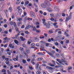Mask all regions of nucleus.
I'll return each instance as SVG.
<instances>
[{
    "instance_id": "obj_16",
    "label": "nucleus",
    "mask_w": 74,
    "mask_h": 74,
    "mask_svg": "<svg viewBox=\"0 0 74 74\" xmlns=\"http://www.w3.org/2000/svg\"><path fill=\"white\" fill-rule=\"evenodd\" d=\"M56 58H59L60 57V55L59 53H56Z\"/></svg>"
},
{
    "instance_id": "obj_60",
    "label": "nucleus",
    "mask_w": 74,
    "mask_h": 74,
    "mask_svg": "<svg viewBox=\"0 0 74 74\" xmlns=\"http://www.w3.org/2000/svg\"><path fill=\"white\" fill-rule=\"evenodd\" d=\"M43 15H47V13L45 12H44L43 13Z\"/></svg>"
},
{
    "instance_id": "obj_47",
    "label": "nucleus",
    "mask_w": 74,
    "mask_h": 74,
    "mask_svg": "<svg viewBox=\"0 0 74 74\" xmlns=\"http://www.w3.org/2000/svg\"><path fill=\"white\" fill-rule=\"evenodd\" d=\"M60 55L62 57H63V56H64V54L63 53H61Z\"/></svg>"
},
{
    "instance_id": "obj_54",
    "label": "nucleus",
    "mask_w": 74,
    "mask_h": 74,
    "mask_svg": "<svg viewBox=\"0 0 74 74\" xmlns=\"http://www.w3.org/2000/svg\"><path fill=\"white\" fill-rule=\"evenodd\" d=\"M3 10V7H2L0 10V11H1V12Z\"/></svg>"
},
{
    "instance_id": "obj_13",
    "label": "nucleus",
    "mask_w": 74,
    "mask_h": 74,
    "mask_svg": "<svg viewBox=\"0 0 74 74\" xmlns=\"http://www.w3.org/2000/svg\"><path fill=\"white\" fill-rule=\"evenodd\" d=\"M60 16V13H58L56 15V16L59 18Z\"/></svg>"
},
{
    "instance_id": "obj_21",
    "label": "nucleus",
    "mask_w": 74,
    "mask_h": 74,
    "mask_svg": "<svg viewBox=\"0 0 74 74\" xmlns=\"http://www.w3.org/2000/svg\"><path fill=\"white\" fill-rule=\"evenodd\" d=\"M45 26H46V28L47 29H48L49 28V27H50V26L48 24H47V23Z\"/></svg>"
},
{
    "instance_id": "obj_43",
    "label": "nucleus",
    "mask_w": 74,
    "mask_h": 74,
    "mask_svg": "<svg viewBox=\"0 0 74 74\" xmlns=\"http://www.w3.org/2000/svg\"><path fill=\"white\" fill-rule=\"evenodd\" d=\"M74 7V5H72V6H70V10H72V8H73V7Z\"/></svg>"
},
{
    "instance_id": "obj_4",
    "label": "nucleus",
    "mask_w": 74,
    "mask_h": 74,
    "mask_svg": "<svg viewBox=\"0 0 74 74\" xmlns=\"http://www.w3.org/2000/svg\"><path fill=\"white\" fill-rule=\"evenodd\" d=\"M31 15V16L33 18H36V15L35 14H34V13L32 11H31L30 12Z\"/></svg>"
},
{
    "instance_id": "obj_9",
    "label": "nucleus",
    "mask_w": 74,
    "mask_h": 74,
    "mask_svg": "<svg viewBox=\"0 0 74 74\" xmlns=\"http://www.w3.org/2000/svg\"><path fill=\"white\" fill-rule=\"evenodd\" d=\"M8 38V37H6L3 39V40H5V41L3 42L4 44H5V42H8V41H7V40Z\"/></svg>"
},
{
    "instance_id": "obj_17",
    "label": "nucleus",
    "mask_w": 74,
    "mask_h": 74,
    "mask_svg": "<svg viewBox=\"0 0 74 74\" xmlns=\"http://www.w3.org/2000/svg\"><path fill=\"white\" fill-rule=\"evenodd\" d=\"M20 39L22 41H23L25 40V38H23V36H20Z\"/></svg>"
},
{
    "instance_id": "obj_8",
    "label": "nucleus",
    "mask_w": 74,
    "mask_h": 74,
    "mask_svg": "<svg viewBox=\"0 0 74 74\" xmlns=\"http://www.w3.org/2000/svg\"><path fill=\"white\" fill-rule=\"evenodd\" d=\"M31 27H32V26L30 25H28L26 26V27L25 28V30H27V29H30V28Z\"/></svg>"
},
{
    "instance_id": "obj_10",
    "label": "nucleus",
    "mask_w": 74,
    "mask_h": 74,
    "mask_svg": "<svg viewBox=\"0 0 74 74\" xmlns=\"http://www.w3.org/2000/svg\"><path fill=\"white\" fill-rule=\"evenodd\" d=\"M46 68L47 69H49V70H51H51H52L53 69H55V68L54 67H51L48 66H47L46 67Z\"/></svg>"
},
{
    "instance_id": "obj_30",
    "label": "nucleus",
    "mask_w": 74,
    "mask_h": 74,
    "mask_svg": "<svg viewBox=\"0 0 74 74\" xmlns=\"http://www.w3.org/2000/svg\"><path fill=\"white\" fill-rule=\"evenodd\" d=\"M22 23V22L21 21L20 22H18L17 25H21Z\"/></svg>"
},
{
    "instance_id": "obj_53",
    "label": "nucleus",
    "mask_w": 74,
    "mask_h": 74,
    "mask_svg": "<svg viewBox=\"0 0 74 74\" xmlns=\"http://www.w3.org/2000/svg\"><path fill=\"white\" fill-rule=\"evenodd\" d=\"M45 45L46 47H48V46H49V43H45Z\"/></svg>"
},
{
    "instance_id": "obj_57",
    "label": "nucleus",
    "mask_w": 74,
    "mask_h": 74,
    "mask_svg": "<svg viewBox=\"0 0 74 74\" xmlns=\"http://www.w3.org/2000/svg\"><path fill=\"white\" fill-rule=\"evenodd\" d=\"M39 12H40V14H43V12H42V11L41 10Z\"/></svg>"
},
{
    "instance_id": "obj_14",
    "label": "nucleus",
    "mask_w": 74,
    "mask_h": 74,
    "mask_svg": "<svg viewBox=\"0 0 74 74\" xmlns=\"http://www.w3.org/2000/svg\"><path fill=\"white\" fill-rule=\"evenodd\" d=\"M54 9L56 11H59V9L58 8V6H55L54 8Z\"/></svg>"
},
{
    "instance_id": "obj_36",
    "label": "nucleus",
    "mask_w": 74,
    "mask_h": 74,
    "mask_svg": "<svg viewBox=\"0 0 74 74\" xmlns=\"http://www.w3.org/2000/svg\"><path fill=\"white\" fill-rule=\"evenodd\" d=\"M50 39L51 40V41H54V42L56 41V40H53V38H51Z\"/></svg>"
},
{
    "instance_id": "obj_23",
    "label": "nucleus",
    "mask_w": 74,
    "mask_h": 74,
    "mask_svg": "<svg viewBox=\"0 0 74 74\" xmlns=\"http://www.w3.org/2000/svg\"><path fill=\"white\" fill-rule=\"evenodd\" d=\"M40 42L42 43V44H44L45 43V42L44 41H40Z\"/></svg>"
},
{
    "instance_id": "obj_7",
    "label": "nucleus",
    "mask_w": 74,
    "mask_h": 74,
    "mask_svg": "<svg viewBox=\"0 0 74 74\" xmlns=\"http://www.w3.org/2000/svg\"><path fill=\"white\" fill-rule=\"evenodd\" d=\"M41 7L43 8H46L47 7V5H45V3H42L41 4Z\"/></svg>"
},
{
    "instance_id": "obj_56",
    "label": "nucleus",
    "mask_w": 74,
    "mask_h": 74,
    "mask_svg": "<svg viewBox=\"0 0 74 74\" xmlns=\"http://www.w3.org/2000/svg\"><path fill=\"white\" fill-rule=\"evenodd\" d=\"M27 71L29 74L31 73V71L30 70H28Z\"/></svg>"
},
{
    "instance_id": "obj_55",
    "label": "nucleus",
    "mask_w": 74,
    "mask_h": 74,
    "mask_svg": "<svg viewBox=\"0 0 74 74\" xmlns=\"http://www.w3.org/2000/svg\"><path fill=\"white\" fill-rule=\"evenodd\" d=\"M22 20V19L21 18H18V20L19 21V22L21 21Z\"/></svg>"
},
{
    "instance_id": "obj_39",
    "label": "nucleus",
    "mask_w": 74,
    "mask_h": 74,
    "mask_svg": "<svg viewBox=\"0 0 74 74\" xmlns=\"http://www.w3.org/2000/svg\"><path fill=\"white\" fill-rule=\"evenodd\" d=\"M53 53H52V51H51V52L50 53H49V55L50 56H53Z\"/></svg>"
},
{
    "instance_id": "obj_5",
    "label": "nucleus",
    "mask_w": 74,
    "mask_h": 74,
    "mask_svg": "<svg viewBox=\"0 0 74 74\" xmlns=\"http://www.w3.org/2000/svg\"><path fill=\"white\" fill-rule=\"evenodd\" d=\"M34 5L35 7V12H38V6L36 4V3H34Z\"/></svg>"
},
{
    "instance_id": "obj_62",
    "label": "nucleus",
    "mask_w": 74,
    "mask_h": 74,
    "mask_svg": "<svg viewBox=\"0 0 74 74\" xmlns=\"http://www.w3.org/2000/svg\"><path fill=\"white\" fill-rule=\"evenodd\" d=\"M10 25H12L13 24V22H12V21H11L10 22Z\"/></svg>"
},
{
    "instance_id": "obj_19",
    "label": "nucleus",
    "mask_w": 74,
    "mask_h": 74,
    "mask_svg": "<svg viewBox=\"0 0 74 74\" xmlns=\"http://www.w3.org/2000/svg\"><path fill=\"white\" fill-rule=\"evenodd\" d=\"M12 7H10V8H9V9H8V11L10 12H12Z\"/></svg>"
},
{
    "instance_id": "obj_15",
    "label": "nucleus",
    "mask_w": 74,
    "mask_h": 74,
    "mask_svg": "<svg viewBox=\"0 0 74 74\" xmlns=\"http://www.w3.org/2000/svg\"><path fill=\"white\" fill-rule=\"evenodd\" d=\"M37 54L38 55H41L42 56H44V55L42 53L40 52L38 53Z\"/></svg>"
},
{
    "instance_id": "obj_51",
    "label": "nucleus",
    "mask_w": 74,
    "mask_h": 74,
    "mask_svg": "<svg viewBox=\"0 0 74 74\" xmlns=\"http://www.w3.org/2000/svg\"><path fill=\"white\" fill-rule=\"evenodd\" d=\"M42 66H44L45 67H46V66H47V65L44 64H42Z\"/></svg>"
},
{
    "instance_id": "obj_63",
    "label": "nucleus",
    "mask_w": 74,
    "mask_h": 74,
    "mask_svg": "<svg viewBox=\"0 0 74 74\" xmlns=\"http://www.w3.org/2000/svg\"><path fill=\"white\" fill-rule=\"evenodd\" d=\"M25 33L26 34H29V32L28 31H25Z\"/></svg>"
},
{
    "instance_id": "obj_46",
    "label": "nucleus",
    "mask_w": 74,
    "mask_h": 74,
    "mask_svg": "<svg viewBox=\"0 0 74 74\" xmlns=\"http://www.w3.org/2000/svg\"><path fill=\"white\" fill-rule=\"evenodd\" d=\"M55 45L57 46H58V45H59V43L58 42H56L55 43Z\"/></svg>"
},
{
    "instance_id": "obj_44",
    "label": "nucleus",
    "mask_w": 74,
    "mask_h": 74,
    "mask_svg": "<svg viewBox=\"0 0 74 74\" xmlns=\"http://www.w3.org/2000/svg\"><path fill=\"white\" fill-rule=\"evenodd\" d=\"M68 70H71V69H72V67L71 66H70V67H69L68 68Z\"/></svg>"
},
{
    "instance_id": "obj_59",
    "label": "nucleus",
    "mask_w": 74,
    "mask_h": 74,
    "mask_svg": "<svg viewBox=\"0 0 74 74\" xmlns=\"http://www.w3.org/2000/svg\"><path fill=\"white\" fill-rule=\"evenodd\" d=\"M37 33H40V31L39 30H36Z\"/></svg>"
},
{
    "instance_id": "obj_38",
    "label": "nucleus",
    "mask_w": 74,
    "mask_h": 74,
    "mask_svg": "<svg viewBox=\"0 0 74 74\" xmlns=\"http://www.w3.org/2000/svg\"><path fill=\"white\" fill-rule=\"evenodd\" d=\"M47 9L48 10H49V11H51V9L49 7H47Z\"/></svg>"
},
{
    "instance_id": "obj_6",
    "label": "nucleus",
    "mask_w": 74,
    "mask_h": 74,
    "mask_svg": "<svg viewBox=\"0 0 74 74\" xmlns=\"http://www.w3.org/2000/svg\"><path fill=\"white\" fill-rule=\"evenodd\" d=\"M31 45L32 46L31 48H33L34 49H37L36 47H35V44L34 43H32Z\"/></svg>"
},
{
    "instance_id": "obj_61",
    "label": "nucleus",
    "mask_w": 74,
    "mask_h": 74,
    "mask_svg": "<svg viewBox=\"0 0 74 74\" xmlns=\"http://www.w3.org/2000/svg\"><path fill=\"white\" fill-rule=\"evenodd\" d=\"M36 55H35V54H33L32 55V57H33V58H35L34 57H35Z\"/></svg>"
},
{
    "instance_id": "obj_37",
    "label": "nucleus",
    "mask_w": 74,
    "mask_h": 74,
    "mask_svg": "<svg viewBox=\"0 0 74 74\" xmlns=\"http://www.w3.org/2000/svg\"><path fill=\"white\" fill-rule=\"evenodd\" d=\"M19 35V34H17V35H15V37L16 38H18V37Z\"/></svg>"
},
{
    "instance_id": "obj_42",
    "label": "nucleus",
    "mask_w": 74,
    "mask_h": 74,
    "mask_svg": "<svg viewBox=\"0 0 74 74\" xmlns=\"http://www.w3.org/2000/svg\"><path fill=\"white\" fill-rule=\"evenodd\" d=\"M58 34H62V31H59L58 32Z\"/></svg>"
},
{
    "instance_id": "obj_33",
    "label": "nucleus",
    "mask_w": 74,
    "mask_h": 74,
    "mask_svg": "<svg viewBox=\"0 0 74 74\" xmlns=\"http://www.w3.org/2000/svg\"><path fill=\"white\" fill-rule=\"evenodd\" d=\"M19 50L21 51H23V48L20 47L19 48Z\"/></svg>"
},
{
    "instance_id": "obj_64",
    "label": "nucleus",
    "mask_w": 74,
    "mask_h": 74,
    "mask_svg": "<svg viewBox=\"0 0 74 74\" xmlns=\"http://www.w3.org/2000/svg\"><path fill=\"white\" fill-rule=\"evenodd\" d=\"M36 30V27H34L33 28V30L34 31H35Z\"/></svg>"
},
{
    "instance_id": "obj_45",
    "label": "nucleus",
    "mask_w": 74,
    "mask_h": 74,
    "mask_svg": "<svg viewBox=\"0 0 74 74\" xmlns=\"http://www.w3.org/2000/svg\"><path fill=\"white\" fill-rule=\"evenodd\" d=\"M13 60H14V61H15V60H17V61H18V59L14 58L13 59Z\"/></svg>"
},
{
    "instance_id": "obj_52",
    "label": "nucleus",
    "mask_w": 74,
    "mask_h": 74,
    "mask_svg": "<svg viewBox=\"0 0 74 74\" xmlns=\"http://www.w3.org/2000/svg\"><path fill=\"white\" fill-rule=\"evenodd\" d=\"M21 29H23V28H25V25H23L21 27Z\"/></svg>"
},
{
    "instance_id": "obj_40",
    "label": "nucleus",
    "mask_w": 74,
    "mask_h": 74,
    "mask_svg": "<svg viewBox=\"0 0 74 74\" xmlns=\"http://www.w3.org/2000/svg\"><path fill=\"white\" fill-rule=\"evenodd\" d=\"M23 63L25 64V63H26V61L25 60H23Z\"/></svg>"
},
{
    "instance_id": "obj_50",
    "label": "nucleus",
    "mask_w": 74,
    "mask_h": 74,
    "mask_svg": "<svg viewBox=\"0 0 74 74\" xmlns=\"http://www.w3.org/2000/svg\"><path fill=\"white\" fill-rule=\"evenodd\" d=\"M13 25L14 26V27H16V23H15V22H14V23H13Z\"/></svg>"
},
{
    "instance_id": "obj_11",
    "label": "nucleus",
    "mask_w": 74,
    "mask_h": 74,
    "mask_svg": "<svg viewBox=\"0 0 74 74\" xmlns=\"http://www.w3.org/2000/svg\"><path fill=\"white\" fill-rule=\"evenodd\" d=\"M42 21H43V23L44 25H46V24H47V23H46V22H45V19H42Z\"/></svg>"
},
{
    "instance_id": "obj_41",
    "label": "nucleus",
    "mask_w": 74,
    "mask_h": 74,
    "mask_svg": "<svg viewBox=\"0 0 74 74\" xmlns=\"http://www.w3.org/2000/svg\"><path fill=\"white\" fill-rule=\"evenodd\" d=\"M52 62H53V65H55V61L53 60H52Z\"/></svg>"
},
{
    "instance_id": "obj_28",
    "label": "nucleus",
    "mask_w": 74,
    "mask_h": 74,
    "mask_svg": "<svg viewBox=\"0 0 74 74\" xmlns=\"http://www.w3.org/2000/svg\"><path fill=\"white\" fill-rule=\"evenodd\" d=\"M50 15L51 16V18H53L54 16V14L52 13H51Z\"/></svg>"
},
{
    "instance_id": "obj_26",
    "label": "nucleus",
    "mask_w": 74,
    "mask_h": 74,
    "mask_svg": "<svg viewBox=\"0 0 74 74\" xmlns=\"http://www.w3.org/2000/svg\"><path fill=\"white\" fill-rule=\"evenodd\" d=\"M37 74H41V72L39 71H37L36 72Z\"/></svg>"
},
{
    "instance_id": "obj_35",
    "label": "nucleus",
    "mask_w": 74,
    "mask_h": 74,
    "mask_svg": "<svg viewBox=\"0 0 74 74\" xmlns=\"http://www.w3.org/2000/svg\"><path fill=\"white\" fill-rule=\"evenodd\" d=\"M35 59H34V58H33L32 59V61H31V62L33 63V62H34V61H35Z\"/></svg>"
},
{
    "instance_id": "obj_58",
    "label": "nucleus",
    "mask_w": 74,
    "mask_h": 74,
    "mask_svg": "<svg viewBox=\"0 0 74 74\" xmlns=\"http://www.w3.org/2000/svg\"><path fill=\"white\" fill-rule=\"evenodd\" d=\"M4 47H5V48H6V47H7V44L5 45H4Z\"/></svg>"
},
{
    "instance_id": "obj_27",
    "label": "nucleus",
    "mask_w": 74,
    "mask_h": 74,
    "mask_svg": "<svg viewBox=\"0 0 74 74\" xmlns=\"http://www.w3.org/2000/svg\"><path fill=\"white\" fill-rule=\"evenodd\" d=\"M5 63L6 64H8V66H8V64H9L10 62H9V61H6L5 62Z\"/></svg>"
},
{
    "instance_id": "obj_2",
    "label": "nucleus",
    "mask_w": 74,
    "mask_h": 74,
    "mask_svg": "<svg viewBox=\"0 0 74 74\" xmlns=\"http://www.w3.org/2000/svg\"><path fill=\"white\" fill-rule=\"evenodd\" d=\"M71 15H72V12H71L69 16H68V17H66L65 22H67L68 21H69L71 19Z\"/></svg>"
},
{
    "instance_id": "obj_31",
    "label": "nucleus",
    "mask_w": 74,
    "mask_h": 74,
    "mask_svg": "<svg viewBox=\"0 0 74 74\" xmlns=\"http://www.w3.org/2000/svg\"><path fill=\"white\" fill-rule=\"evenodd\" d=\"M22 12V10H21V9H19L18 10V12H19V13H20V12Z\"/></svg>"
},
{
    "instance_id": "obj_24",
    "label": "nucleus",
    "mask_w": 74,
    "mask_h": 74,
    "mask_svg": "<svg viewBox=\"0 0 74 74\" xmlns=\"http://www.w3.org/2000/svg\"><path fill=\"white\" fill-rule=\"evenodd\" d=\"M49 65L50 66H51V67H54L55 66V65H53L51 63H49Z\"/></svg>"
},
{
    "instance_id": "obj_49",
    "label": "nucleus",
    "mask_w": 74,
    "mask_h": 74,
    "mask_svg": "<svg viewBox=\"0 0 74 74\" xmlns=\"http://www.w3.org/2000/svg\"><path fill=\"white\" fill-rule=\"evenodd\" d=\"M44 35L45 36V37H47V36H48V34H46V33H44Z\"/></svg>"
},
{
    "instance_id": "obj_20",
    "label": "nucleus",
    "mask_w": 74,
    "mask_h": 74,
    "mask_svg": "<svg viewBox=\"0 0 74 74\" xmlns=\"http://www.w3.org/2000/svg\"><path fill=\"white\" fill-rule=\"evenodd\" d=\"M26 52H27V53H30V50L29 49H26Z\"/></svg>"
},
{
    "instance_id": "obj_3",
    "label": "nucleus",
    "mask_w": 74,
    "mask_h": 74,
    "mask_svg": "<svg viewBox=\"0 0 74 74\" xmlns=\"http://www.w3.org/2000/svg\"><path fill=\"white\" fill-rule=\"evenodd\" d=\"M44 3L46 5V7H47V6H48V7H49L50 6H51V4L50 3V2L49 1H48L47 0L45 1L44 2Z\"/></svg>"
},
{
    "instance_id": "obj_22",
    "label": "nucleus",
    "mask_w": 74,
    "mask_h": 74,
    "mask_svg": "<svg viewBox=\"0 0 74 74\" xmlns=\"http://www.w3.org/2000/svg\"><path fill=\"white\" fill-rule=\"evenodd\" d=\"M42 60V58H38L37 59V60H38V61H40V60Z\"/></svg>"
},
{
    "instance_id": "obj_18",
    "label": "nucleus",
    "mask_w": 74,
    "mask_h": 74,
    "mask_svg": "<svg viewBox=\"0 0 74 74\" xmlns=\"http://www.w3.org/2000/svg\"><path fill=\"white\" fill-rule=\"evenodd\" d=\"M29 1H26L25 3V4H24L25 6H26V5H27V4H29Z\"/></svg>"
},
{
    "instance_id": "obj_12",
    "label": "nucleus",
    "mask_w": 74,
    "mask_h": 74,
    "mask_svg": "<svg viewBox=\"0 0 74 74\" xmlns=\"http://www.w3.org/2000/svg\"><path fill=\"white\" fill-rule=\"evenodd\" d=\"M48 24L49 25V26H52L53 25V23H52L51 21H49L48 22Z\"/></svg>"
},
{
    "instance_id": "obj_32",
    "label": "nucleus",
    "mask_w": 74,
    "mask_h": 74,
    "mask_svg": "<svg viewBox=\"0 0 74 74\" xmlns=\"http://www.w3.org/2000/svg\"><path fill=\"white\" fill-rule=\"evenodd\" d=\"M38 66H39V63L38 62H37V65L36 66V69H38Z\"/></svg>"
},
{
    "instance_id": "obj_1",
    "label": "nucleus",
    "mask_w": 74,
    "mask_h": 74,
    "mask_svg": "<svg viewBox=\"0 0 74 74\" xmlns=\"http://www.w3.org/2000/svg\"><path fill=\"white\" fill-rule=\"evenodd\" d=\"M64 59H65V58H62L61 60L59 59H57L56 60L60 64H62V63H66V61H65Z\"/></svg>"
},
{
    "instance_id": "obj_29",
    "label": "nucleus",
    "mask_w": 74,
    "mask_h": 74,
    "mask_svg": "<svg viewBox=\"0 0 74 74\" xmlns=\"http://www.w3.org/2000/svg\"><path fill=\"white\" fill-rule=\"evenodd\" d=\"M40 47L41 49H43V48H45V46H44V45H41Z\"/></svg>"
},
{
    "instance_id": "obj_25",
    "label": "nucleus",
    "mask_w": 74,
    "mask_h": 74,
    "mask_svg": "<svg viewBox=\"0 0 74 74\" xmlns=\"http://www.w3.org/2000/svg\"><path fill=\"white\" fill-rule=\"evenodd\" d=\"M14 42L16 44H18V43H19L18 41V40H14Z\"/></svg>"
},
{
    "instance_id": "obj_34",
    "label": "nucleus",
    "mask_w": 74,
    "mask_h": 74,
    "mask_svg": "<svg viewBox=\"0 0 74 74\" xmlns=\"http://www.w3.org/2000/svg\"><path fill=\"white\" fill-rule=\"evenodd\" d=\"M1 72L3 73H5L6 72V71L4 69H3L2 70Z\"/></svg>"
},
{
    "instance_id": "obj_48",
    "label": "nucleus",
    "mask_w": 74,
    "mask_h": 74,
    "mask_svg": "<svg viewBox=\"0 0 74 74\" xmlns=\"http://www.w3.org/2000/svg\"><path fill=\"white\" fill-rule=\"evenodd\" d=\"M15 29L16 31H18V32H19V29L18 28L16 27L15 28Z\"/></svg>"
}]
</instances>
